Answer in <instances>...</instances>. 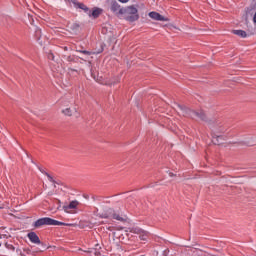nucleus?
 I'll use <instances>...</instances> for the list:
<instances>
[{
	"mask_svg": "<svg viewBox=\"0 0 256 256\" xmlns=\"http://www.w3.org/2000/svg\"><path fill=\"white\" fill-rule=\"evenodd\" d=\"M120 13L124 16L125 21H128L129 23L139 21V10L135 5L124 7L123 10H120Z\"/></svg>",
	"mask_w": 256,
	"mask_h": 256,
	"instance_id": "nucleus-1",
	"label": "nucleus"
},
{
	"mask_svg": "<svg viewBox=\"0 0 256 256\" xmlns=\"http://www.w3.org/2000/svg\"><path fill=\"white\" fill-rule=\"evenodd\" d=\"M45 225H52V226H59V225H64L66 227H71L73 226V224H67V223H63V222H59L55 219L49 218V217H45V218H40L37 221L34 222V227L36 229H39V227H43Z\"/></svg>",
	"mask_w": 256,
	"mask_h": 256,
	"instance_id": "nucleus-2",
	"label": "nucleus"
},
{
	"mask_svg": "<svg viewBox=\"0 0 256 256\" xmlns=\"http://www.w3.org/2000/svg\"><path fill=\"white\" fill-rule=\"evenodd\" d=\"M101 219H116V221H121V223H125V218L121 217L119 214L115 213L113 208H107L106 211L102 214H98Z\"/></svg>",
	"mask_w": 256,
	"mask_h": 256,
	"instance_id": "nucleus-3",
	"label": "nucleus"
},
{
	"mask_svg": "<svg viewBox=\"0 0 256 256\" xmlns=\"http://www.w3.org/2000/svg\"><path fill=\"white\" fill-rule=\"evenodd\" d=\"M178 109H180L179 113L183 116V117H190L191 119L195 118V111L187 108V106H182L180 104H177Z\"/></svg>",
	"mask_w": 256,
	"mask_h": 256,
	"instance_id": "nucleus-4",
	"label": "nucleus"
},
{
	"mask_svg": "<svg viewBox=\"0 0 256 256\" xmlns=\"http://www.w3.org/2000/svg\"><path fill=\"white\" fill-rule=\"evenodd\" d=\"M124 8L121 7V4L117 2V0H111L110 1V10L112 13H115L116 15H121V11H123Z\"/></svg>",
	"mask_w": 256,
	"mask_h": 256,
	"instance_id": "nucleus-5",
	"label": "nucleus"
},
{
	"mask_svg": "<svg viewBox=\"0 0 256 256\" xmlns=\"http://www.w3.org/2000/svg\"><path fill=\"white\" fill-rule=\"evenodd\" d=\"M28 239L31 241V243H34L35 245H42L45 247V244L41 243V240L39 239V236L35 232H30L27 235Z\"/></svg>",
	"mask_w": 256,
	"mask_h": 256,
	"instance_id": "nucleus-6",
	"label": "nucleus"
},
{
	"mask_svg": "<svg viewBox=\"0 0 256 256\" xmlns=\"http://www.w3.org/2000/svg\"><path fill=\"white\" fill-rule=\"evenodd\" d=\"M150 19L154 21H169V18L159 14L158 12H150L149 14Z\"/></svg>",
	"mask_w": 256,
	"mask_h": 256,
	"instance_id": "nucleus-7",
	"label": "nucleus"
},
{
	"mask_svg": "<svg viewBox=\"0 0 256 256\" xmlns=\"http://www.w3.org/2000/svg\"><path fill=\"white\" fill-rule=\"evenodd\" d=\"M73 3L77 9H82L84 13H86L87 15H91V9H89V7H87L85 4L77 1H73Z\"/></svg>",
	"mask_w": 256,
	"mask_h": 256,
	"instance_id": "nucleus-8",
	"label": "nucleus"
},
{
	"mask_svg": "<svg viewBox=\"0 0 256 256\" xmlns=\"http://www.w3.org/2000/svg\"><path fill=\"white\" fill-rule=\"evenodd\" d=\"M102 14H103V9L95 7L92 10H90V14L88 15L90 17H93V19H97Z\"/></svg>",
	"mask_w": 256,
	"mask_h": 256,
	"instance_id": "nucleus-9",
	"label": "nucleus"
},
{
	"mask_svg": "<svg viewBox=\"0 0 256 256\" xmlns=\"http://www.w3.org/2000/svg\"><path fill=\"white\" fill-rule=\"evenodd\" d=\"M78 53H82L83 55H99V53H103V45H101L98 51L78 50Z\"/></svg>",
	"mask_w": 256,
	"mask_h": 256,
	"instance_id": "nucleus-10",
	"label": "nucleus"
},
{
	"mask_svg": "<svg viewBox=\"0 0 256 256\" xmlns=\"http://www.w3.org/2000/svg\"><path fill=\"white\" fill-rule=\"evenodd\" d=\"M5 247L8 248L10 251L16 250V253H19V255H21V256H25V254L19 248L16 249V247L13 246L12 243L6 242Z\"/></svg>",
	"mask_w": 256,
	"mask_h": 256,
	"instance_id": "nucleus-11",
	"label": "nucleus"
},
{
	"mask_svg": "<svg viewBox=\"0 0 256 256\" xmlns=\"http://www.w3.org/2000/svg\"><path fill=\"white\" fill-rule=\"evenodd\" d=\"M77 205H79V202L72 201L69 205L63 206V209L66 213H69V209H76Z\"/></svg>",
	"mask_w": 256,
	"mask_h": 256,
	"instance_id": "nucleus-12",
	"label": "nucleus"
},
{
	"mask_svg": "<svg viewBox=\"0 0 256 256\" xmlns=\"http://www.w3.org/2000/svg\"><path fill=\"white\" fill-rule=\"evenodd\" d=\"M194 117H199V119H201V121H208L207 120V115L205 114V112L200 111V112H192Z\"/></svg>",
	"mask_w": 256,
	"mask_h": 256,
	"instance_id": "nucleus-13",
	"label": "nucleus"
},
{
	"mask_svg": "<svg viewBox=\"0 0 256 256\" xmlns=\"http://www.w3.org/2000/svg\"><path fill=\"white\" fill-rule=\"evenodd\" d=\"M234 35H238V37H242L243 39H245V37H247V32H245L244 30H233Z\"/></svg>",
	"mask_w": 256,
	"mask_h": 256,
	"instance_id": "nucleus-14",
	"label": "nucleus"
},
{
	"mask_svg": "<svg viewBox=\"0 0 256 256\" xmlns=\"http://www.w3.org/2000/svg\"><path fill=\"white\" fill-rule=\"evenodd\" d=\"M139 236L142 241H147V237H149V232L142 230V233H140Z\"/></svg>",
	"mask_w": 256,
	"mask_h": 256,
	"instance_id": "nucleus-15",
	"label": "nucleus"
},
{
	"mask_svg": "<svg viewBox=\"0 0 256 256\" xmlns=\"http://www.w3.org/2000/svg\"><path fill=\"white\" fill-rule=\"evenodd\" d=\"M62 113L66 115L67 117H71L73 115V110L71 108H66L62 110Z\"/></svg>",
	"mask_w": 256,
	"mask_h": 256,
	"instance_id": "nucleus-16",
	"label": "nucleus"
},
{
	"mask_svg": "<svg viewBox=\"0 0 256 256\" xmlns=\"http://www.w3.org/2000/svg\"><path fill=\"white\" fill-rule=\"evenodd\" d=\"M130 233H135L136 235H140V233H143V229H141V228H131Z\"/></svg>",
	"mask_w": 256,
	"mask_h": 256,
	"instance_id": "nucleus-17",
	"label": "nucleus"
},
{
	"mask_svg": "<svg viewBox=\"0 0 256 256\" xmlns=\"http://www.w3.org/2000/svg\"><path fill=\"white\" fill-rule=\"evenodd\" d=\"M115 83H119V79H114V80H106L104 85H115Z\"/></svg>",
	"mask_w": 256,
	"mask_h": 256,
	"instance_id": "nucleus-18",
	"label": "nucleus"
},
{
	"mask_svg": "<svg viewBox=\"0 0 256 256\" xmlns=\"http://www.w3.org/2000/svg\"><path fill=\"white\" fill-rule=\"evenodd\" d=\"M34 37H36L37 41H39V39H41V29L36 28Z\"/></svg>",
	"mask_w": 256,
	"mask_h": 256,
	"instance_id": "nucleus-19",
	"label": "nucleus"
},
{
	"mask_svg": "<svg viewBox=\"0 0 256 256\" xmlns=\"http://www.w3.org/2000/svg\"><path fill=\"white\" fill-rule=\"evenodd\" d=\"M67 61H68L69 63H72V61H75V58H73V56H68V57H67Z\"/></svg>",
	"mask_w": 256,
	"mask_h": 256,
	"instance_id": "nucleus-20",
	"label": "nucleus"
},
{
	"mask_svg": "<svg viewBox=\"0 0 256 256\" xmlns=\"http://www.w3.org/2000/svg\"><path fill=\"white\" fill-rule=\"evenodd\" d=\"M46 175H47L49 181H52V182L54 181V180H53V177H51V175H49L48 173H46Z\"/></svg>",
	"mask_w": 256,
	"mask_h": 256,
	"instance_id": "nucleus-21",
	"label": "nucleus"
},
{
	"mask_svg": "<svg viewBox=\"0 0 256 256\" xmlns=\"http://www.w3.org/2000/svg\"><path fill=\"white\" fill-rule=\"evenodd\" d=\"M119 1V3H127L129 0H118Z\"/></svg>",
	"mask_w": 256,
	"mask_h": 256,
	"instance_id": "nucleus-22",
	"label": "nucleus"
},
{
	"mask_svg": "<svg viewBox=\"0 0 256 256\" xmlns=\"http://www.w3.org/2000/svg\"><path fill=\"white\" fill-rule=\"evenodd\" d=\"M169 177H175V174H173V172H170Z\"/></svg>",
	"mask_w": 256,
	"mask_h": 256,
	"instance_id": "nucleus-23",
	"label": "nucleus"
},
{
	"mask_svg": "<svg viewBox=\"0 0 256 256\" xmlns=\"http://www.w3.org/2000/svg\"><path fill=\"white\" fill-rule=\"evenodd\" d=\"M24 251H26V253H31V250H24Z\"/></svg>",
	"mask_w": 256,
	"mask_h": 256,
	"instance_id": "nucleus-24",
	"label": "nucleus"
},
{
	"mask_svg": "<svg viewBox=\"0 0 256 256\" xmlns=\"http://www.w3.org/2000/svg\"><path fill=\"white\" fill-rule=\"evenodd\" d=\"M221 133H225V129H221Z\"/></svg>",
	"mask_w": 256,
	"mask_h": 256,
	"instance_id": "nucleus-25",
	"label": "nucleus"
},
{
	"mask_svg": "<svg viewBox=\"0 0 256 256\" xmlns=\"http://www.w3.org/2000/svg\"><path fill=\"white\" fill-rule=\"evenodd\" d=\"M58 204H61V200H58Z\"/></svg>",
	"mask_w": 256,
	"mask_h": 256,
	"instance_id": "nucleus-26",
	"label": "nucleus"
},
{
	"mask_svg": "<svg viewBox=\"0 0 256 256\" xmlns=\"http://www.w3.org/2000/svg\"><path fill=\"white\" fill-rule=\"evenodd\" d=\"M93 228V226L91 225V226H89V229H92Z\"/></svg>",
	"mask_w": 256,
	"mask_h": 256,
	"instance_id": "nucleus-27",
	"label": "nucleus"
},
{
	"mask_svg": "<svg viewBox=\"0 0 256 256\" xmlns=\"http://www.w3.org/2000/svg\"><path fill=\"white\" fill-rule=\"evenodd\" d=\"M220 136H216L217 139H219Z\"/></svg>",
	"mask_w": 256,
	"mask_h": 256,
	"instance_id": "nucleus-28",
	"label": "nucleus"
},
{
	"mask_svg": "<svg viewBox=\"0 0 256 256\" xmlns=\"http://www.w3.org/2000/svg\"><path fill=\"white\" fill-rule=\"evenodd\" d=\"M57 187V185L54 184V188Z\"/></svg>",
	"mask_w": 256,
	"mask_h": 256,
	"instance_id": "nucleus-29",
	"label": "nucleus"
},
{
	"mask_svg": "<svg viewBox=\"0 0 256 256\" xmlns=\"http://www.w3.org/2000/svg\"><path fill=\"white\" fill-rule=\"evenodd\" d=\"M0 209H3V207L0 206Z\"/></svg>",
	"mask_w": 256,
	"mask_h": 256,
	"instance_id": "nucleus-30",
	"label": "nucleus"
}]
</instances>
